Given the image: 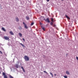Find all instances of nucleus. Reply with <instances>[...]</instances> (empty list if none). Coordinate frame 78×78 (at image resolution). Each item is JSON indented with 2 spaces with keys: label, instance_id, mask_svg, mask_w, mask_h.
Wrapping results in <instances>:
<instances>
[{
  "label": "nucleus",
  "instance_id": "23",
  "mask_svg": "<svg viewBox=\"0 0 78 78\" xmlns=\"http://www.w3.org/2000/svg\"><path fill=\"white\" fill-rule=\"evenodd\" d=\"M51 21H52V22H53V18H51Z\"/></svg>",
  "mask_w": 78,
  "mask_h": 78
},
{
  "label": "nucleus",
  "instance_id": "33",
  "mask_svg": "<svg viewBox=\"0 0 78 78\" xmlns=\"http://www.w3.org/2000/svg\"><path fill=\"white\" fill-rule=\"evenodd\" d=\"M62 0V1L63 0Z\"/></svg>",
  "mask_w": 78,
  "mask_h": 78
},
{
  "label": "nucleus",
  "instance_id": "9",
  "mask_svg": "<svg viewBox=\"0 0 78 78\" xmlns=\"http://www.w3.org/2000/svg\"><path fill=\"white\" fill-rule=\"evenodd\" d=\"M20 45H22V47H25V45L24 44H23L22 43H20Z\"/></svg>",
  "mask_w": 78,
  "mask_h": 78
},
{
  "label": "nucleus",
  "instance_id": "6",
  "mask_svg": "<svg viewBox=\"0 0 78 78\" xmlns=\"http://www.w3.org/2000/svg\"><path fill=\"white\" fill-rule=\"evenodd\" d=\"M65 16L66 18H67L68 19H69V20H70V19L69 17L68 16H67L66 15H65Z\"/></svg>",
  "mask_w": 78,
  "mask_h": 78
},
{
  "label": "nucleus",
  "instance_id": "8",
  "mask_svg": "<svg viewBox=\"0 0 78 78\" xmlns=\"http://www.w3.org/2000/svg\"><path fill=\"white\" fill-rule=\"evenodd\" d=\"M24 28H26V29H28V26H27V25L26 24V25H24Z\"/></svg>",
  "mask_w": 78,
  "mask_h": 78
},
{
  "label": "nucleus",
  "instance_id": "30",
  "mask_svg": "<svg viewBox=\"0 0 78 78\" xmlns=\"http://www.w3.org/2000/svg\"><path fill=\"white\" fill-rule=\"evenodd\" d=\"M76 59L77 60V61H78V57H77V56L76 57Z\"/></svg>",
  "mask_w": 78,
  "mask_h": 78
},
{
  "label": "nucleus",
  "instance_id": "12",
  "mask_svg": "<svg viewBox=\"0 0 78 78\" xmlns=\"http://www.w3.org/2000/svg\"><path fill=\"white\" fill-rule=\"evenodd\" d=\"M26 20H28L29 19H30V18L28 16H26Z\"/></svg>",
  "mask_w": 78,
  "mask_h": 78
},
{
  "label": "nucleus",
  "instance_id": "1",
  "mask_svg": "<svg viewBox=\"0 0 78 78\" xmlns=\"http://www.w3.org/2000/svg\"><path fill=\"white\" fill-rule=\"evenodd\" d=\"M24 58L26 61H30V59L29 58V57H28V56L27 55H25L24 56Z\"/></svg>",
  "mask_w": 78,
  "mask_h": 78
},
{
  "label": "nucleus",
  "instance_id": "18",
  "mask_svg": "<svg viewBox=\"0 0 78 78\" xmlns=\"http://www.w3.org/2000/svg\"><path fill=\"white\" fill-rule=\"evenodd\" d=\"M9 77L10 78H14V77H12V76H11V75H10L9 76Z\"/></svg>",
  "mask_w": 78,
  "mask_h": 78
},
{
  "label": "nucleus",
  "instance_id": "17",
  "mask_svg": "<svg viewBox=\"0 0 78 78\" xmlns=\"http://www.w3.org/2000/svg\"><path fill=\"white\" fill-rule=\"evenodd\" d=\"M53 22H51L50 23L51 25L52 26H53Z\"/></svg>",
  "mask_w": 78,
  "mask_h": 78
},
{
  "label": "nucleus",
  "instance_id": "7",
  "mask_svg": "<svg viewBox=\"0 0 78 78\" xmlns=\"http://www.w3.org/2000/svg\"><path fill=\"white\" fill-rule=\"evenodd\" d=\"M21 68L22 69V70H23V72H25V69H24V68L23 67L21 66Z\"/></svg>",
  "mask_w": 78,
  "mask_h": 78
},
{
  "label": "nucleus",
  "instance_id": "25",
  "mask_svg": "<svg viewBox=\"0 0 78 78\" xmlns=\"http://www.w3.org/2000/svg\"><path fill=\"white\" fill-rule=\"evenodd\" d=\"M23 25H26V24H25V23L24 22H23Z\"/></svg>",
  "mask_w": 78,
  "mask_h": 78
},
{
  "label": "nucleus",
  "instance_id": "20",
  "mask_svg": "<svg viewBox=\"0 0 78 78\" xmlns=\"http://www.w3.org/2000/svg\"><path fill=\"white\" fill-rule=\"evenodd\" d=\"M19 67V66H18V65H16V68H18V67Z\"/></svg>",
  "mask_w": 78,
  "mask_h": 78
},
{
  "label": "nucleus",
  "instance_id": "14",
  "mask_svg": "<svg viewBox=\"0 0 78 78\" xmlns=\"http://www.w3.org/2000/svg\"><path fill=\"white\" fill-rule=\"evenodd\" d=\"M50 73L51 75L52 76V77H53V73H52L50 72Z\"/></svg>",
  "mask_w": 78,
  "mask_h": 78
},
{
  "label": "nucleus",
  "instance_id": "31",
  "mask_svg": "<svg viewBox=\"0 0 78 78\" xmlns=\"http://www.w3.org/2000/svg\"><path fill=\"white\" fill-rule=\"evenodd\" d=\"M47 2H48L50 1V0H47Z\"/></svg>",
  "mask_w": 78,
  "mask_h": 78
},
{
  "label": "nucleus",
  "instance_id": "27",
  "mask_svg": "<svg viewBox=\"0 0 78 78\" xmlns=\"http://www.w3.org/2000/svg\"><path fill=\"white\" fill-rule=\"evenodd\" d=\"M23 41L24 42H25V39L24 38H23Z\"/></svg>",
  "mask_w": 78,
  "mask_h": 78
},
{
  "label": "nucleus",
  "instance_id": "4",
  "mask_svg": "<svg viewBox=\"0 0 78 78\" xmlns=\"http://www.w3.org/2000/svg\"><path fill=\"white\" fill-rule=\"evenodd\" d=\"M2 31H5V32H6V30H5V28H4V27H2Z\"/></svg>",
  "mask_w": 78,
  "mask_h": 78
},
{
  "label": "nucleus",
  "instance_id": "22",
  "mask_svg": "<svg viewBox=\"0 0 78 78\" xmlns=\"http://www.w3.org/2000/svg\"><path fill=\"white\" fill-rule=\"evenodd\" d=\"M42 30H43V31H45V28L44 27H42Z\"/></svg>",
  "mask_w": 78,
  "mask_h": 78
},
{
  "label": "nucleus",
  "instance_id": "15",
  "mask_svg": "<svg viewBox=\"0 0 78 78\" xmlns=\"http://www.w3.org/2000/svg\"><path fill=\"white\" fill-rule=\"evenodd\" d=\"M2 75L3 76H5L6 75V74H5V73H2Z\"/></svg>",
  "mask_w": 78,
  "mask_h": 78
},
{
  "label": "nucleus",
  "instance_id": "2",
  "mask_svg": "<svg viewBox=\"0 0 78 78\" xmlns=\"http://www.w3.org/2000/svg\"><path fill=\"white\" fill-rule=\"evenodd\" d=\"M45 20V21L46 22H48V23H50V22L49 18H47Z\"/></svg>",
  "mask_w": 78,
  "mask_h": 78
},
{
  "label": "nucleus",
  "instance_id": "3",
  "mask_svg": "<svg viewBox=\"0 0 78 78\" xmlns=\"http://www.w3.org/2000/svg\"><path fill=\"white\" fill-rule=\"evenodd\" d=\"M4 39L5 40H9V37L4 36Z\"/></svg>",
  "mask_w": 78,
  "mask_h": 78
},
{
  "label": "nucleus",
  "instance_id": "5",
  "mask_svg": "<svg viewBox=\"0 0 78 78\" xmlns=\"http://www.w3.org/2000/svg\"><path fill=\"white\" fill-rule=\"evenodd\" d=\"M9 33L11 35H14V33L12 31H10Z\"/></svg>",
  "mask_w": 78,
  "mask_h": 78
},
{
  "label": "nucleus",
  "instance_id": "10",
  "mask_svg": "<svg viewBox=\"0 0 78 78\" xmlns=\"http://www.w3.org/2000/svg\"><path fill=\"white\" fill-rule=\"evenodd\" d=\"M16 21L19 22V18L18 17H16Z\"/></svg>",
  "mask_w": 78,
  "mask_h": 78
},
{
  "label": "nucleus",
  "instance_id": "16",
  "mask_svg": "<svg viewBox=\"0 0 78 78\" xmlns=\"http://www.w3.org/2000/svg\"><path fill=\"white\" fill-rule=\"evenodd\" d=\"M4 78H8V77H7V76L6 75L4 76Z\"/></svg>",
  "mask_w": 78,
  "mask_h": 78
},
{
  "label": "nucleus",
  "instance_id": "28",
  "mask_svg": "<svg viewBox=\"0 0 78 78\" xmlns=\"http://www.w3.org/2000/svg\"><path fill=\"white\" fill-rule=\"evenodd\" d=\"M53 26L54 27H56V25L55 24H54L53 25Z\"/></svg>",
  "mask_w": 78,
  "mask_h": 78
},
{
  "label": "nucleus",
  "instance_id": "13",
  "mask_svg": "<svg viewBox=\"0 0 78 78\" xmlns=\"http://www.w3.org/2000/svg\"><path fill=\"white\" fill-rule=\"evenodd\" d=\"M66 73L67 75H69V74H70V73H69V72L68 71H66Z\"/></svg>",
  "mask_w": 78,
  "mask_h": 78
},
{
  "label": "nucleus",
  "instance_id": "32",
  "mask_svg": "<svg viewBox=\"0 0 78 78\" xmlns=\"http://www.w3.org/2000/svg\"><path fill=\"white\" fill-rule=\"evenodd\" d=\"M54 75H55V76H56V74H54Z\"/></svg>",
  "mask_w": 78,
  "mask_h": 78
},
{
  "label": "nucleus",
  "instance_id": "26",
  "mask_svg": "<svg viewBox=\"0 0 78 78\" xmlns=\"http://www.w3.org/2000/svg\"><path fill=\"white\" fill-rule=\"evenodd\" d=\"M23 25H26V24H25V23L24 22H23Z\"/></svg>",
  "mask_w": 78,
  "mask_h": 78
},
{
  "label": "nucleus",
  "instance_id": "24",
  "mask_svg": "<svg viewBox=\"0 0 78 78\" xmlns=\"http://www.w3.org/2000/svg\"><path fill=\"white\" fill-rule=\"evenodd\" d=\"M44 73H47V72H46V71H44Z\"/></svg>",
  "mask_w": 78,
  "mask_h": 78
},
{
  "label": "nucleus",
  "instance_id": "19",
  "mask_svg": "<svg viewBox=\"0 0 78 78\" xmlns=\"http://www.w3.org/2000/svg\"><path fill=\"white\" fill-rule=\"evenodd\" d=\"M64 77L65 78H67V76H64Z\"/></svg>",
  "mask_w": 78,
  "mask_h": 78
},
{
  "label": "nucleus",
  "instance_id": "21",
  "mask_svg": "<svg viewBox=\"0 0 78 78\" xmlns=\"http://www.w3.org/2000/svg\"><path fill=\"white\" fill-rule=\"evenodd\" d=\"M33 25H34V23L32 22V23H31V26H33Z\"/></svg>",
  "mask_w": 78,
  "mask_h": 78
},
{
  "label": "nucleus",
  "instance_id": "29",
  "mask_svg": "<svg viewBox=\"0 0 78 78\" xmlns=\"http://www.w3.org/2000/svg\"><path fill=\"white\" fill-rule=\"evenodd\" d=\"M0 54H2V52H1V51H0Z\"/></svg>",
  "mask_w": 78,
  "mask_h": 78
},
{
  "label": "nucleus",
  "instance_id": "11",
  "mask_svg": "<svg viewBox=\"0 0 78 78\" xmlns=\"http://www.w3.org/2000/svg\"><path fill=\"white\" fill-rule=\"evenodd\" d=\"M19 35L20 36V37H22V34L20 33H19Z\"/></svg>",
  "mask_w": 78,
  "mask_h": 78
}]
</instances>
